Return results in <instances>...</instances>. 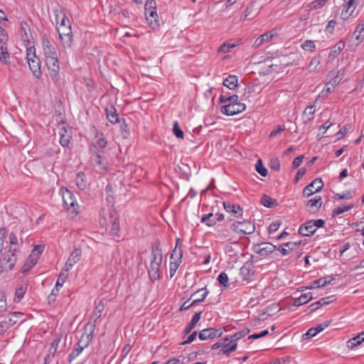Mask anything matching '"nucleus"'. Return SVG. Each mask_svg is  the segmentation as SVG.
Listing matches in <instances>:
<instances>
[{
	"label": "nucleus",
	"mask_w": 364,
	"mask_h": 364,
	"mask_svg": "<svg viewBox=\"0 0 364 364\" xmlns=\"http://www.w3.org/2000/svg\"><path fill=\"white\" fill-rule=\"evenodd\" d=\"M26 59L29 68L34 77L37 79L41 78L42 76L41 61L36 55L35 48L33 46H31L29 48H27Z\"/></svg>",
	"instance_id": "1"
},
{
	"label": "nucleus",
	"mask_w": 364,
	"mask_h": 364,
	"mask_svg": "<svg viewBox=\"0 0 364 364\" xmlns=\"http://www.w3.org/2000/svg\"><path fill=\"white\" fill-rule=\"evenodd\" d=\"M7 247L6 246L0 255V273L12 269L16 262V254L9 252Z\"/></svg>",
	"instance_id": "2"
},
{
	"label": "nucleus",
	"mask_w": 364,
	"mask_h": 364,
	"mask_svg": "<svg viewBox=\"0 0 364 364\" xmlns=\"http://www.w3.org/2000/svg\"><path fill=\"white\" fill-rule=\"evenodd\" d=\"M45 61L50 78L54 83L58 82L60 79L58 58H48Z\"/></svg>",
	"instance_id": "3"
},
{
	"label": "nucleus",
	"mask_w": 364,
	"mask_h": 364,
	"mask_svg": "<svg viewBox=\"0 0 364 364\" xmlns=\"http://www.w3.org/2000/svg\"><path fill=\"white\" fill-rule=\"evenodd\" d=\"M232 231L245 235H250L255 231V225L250 221L235 222L230 226Z\"/></svg>",
	"instance_id": "4"
},
{
	"label": "nucleus",
	"mask_w": 364,
	"mask_h": 364,
	"mask_svg": "<svg viewBox=\"0 0 364 364\" xmlns=\"http://www.w3.org/2000/svg\"><path fill=\"white\" fill-rule=\"evenodd\" d=\"M276 250L277 247L270 242H262L253 246L255 252L262 257H267L269 254L275 252Z\"/></svg>",
	"instance_id": "5"
},
{
	"label": "nucleus",
	"mask_w": 364,
	"mask_h": 364,
	"mask_svg": "<svg viewBox=\"0 0 364 364\" xmlns=\"http://www.w3.org/2000/svg\"><path fill=\"white\" fill-rule=\"evenodd\" d=\"M323 186V182L321 178H317L307 185L303 190L304 197L308 198L313 194L319 192Z\"/></svg>",
	"instance_id": "6"
},
{
	"label": "nucleus",
	"mask_w": 364,
	"mask_h": 364,
	"mask_svg": "<svg viewBox=\"0 0 364 364\" xmlns=\"http://www.w3.org/2000/svg\"><path fill=\"white\" fill-rule=\"evenodd\" d=\"M246 109L244 103H228L221 107V112L228 116H232L243 112Z\"/></svg>",
	"instance_id": "7"
},
{
	"label": "nucleus",
	"mask_w": 364,
	"mask_h": 364,
	"mask_svg": "<svg viewBox=\"0 0 364 364\" xmlns=\"http://www.w3.org/2000/svg\"><path fill=\"white\" fill-rule=\"evenodd\" d=\"M18 316H22V314L20 312H11L0 322V335H3L10 327L17 322L16 318Z\"/></svg>",
	"instance_id": "8"
},
{
	"label": "nucleus",
	"mask_w": 364,
	"mask_h": 364,
	"mask_svg": "<svg viewBox=\"0 0 364 364\" xmlns=\"http://www.w3.org/2000/svg\"><path fill=\"white\" fill-rule=\"evenodd\" d=\"M42 46L43 50V54L45 56V60L48 58H57L58 55L55 47L51 44L50 41L44 37L42 38Z\"/></svg>",
	"instance_id": "9"
},
{
	"label": "nucleus",
	"mask_w": 364,
	"mask_h": 364,
	"mask_svg": "<svg viewBox=\"0 0 364 364\" xmlns=\"http://www.w3.org/2000/svg\"><path fill=\"white\" fill-rule=\"evenodd\" d=\"M237 343L231 339L230 336H228L223 340L222 348L220 350L219 354L223 353L227 355L237 349Z\"/></svg>",
	"instance_id": "10"
},
{
	"label": "nucleus",
	"mask_w": 364,
	"mask_h": 364,
	"mask_svg": "<svg viewBox=\"0 0 364 364\" xmlns=\"http://www.w3.org/2000/svg\"><path fill=\"white\" fill-rule=\"evenodd\" d=\"M62 198L64 206L68 209L73 208V211H75V205H77V203L76 202V200L75 199V196L73 193V192L66 188L65 191H63Z\"/></svg>",
	"instance_id": "11"
},
{
	"label": "nucleus",
	"mask_w": 364,
	"mask_h": 364,
	"mask_svg": "<svg viewBox=\"0 0 364 364\" xmlns=\"http://www.w3.org/2000/svg\"><path fill=\"white\" fill-rule=\"evenodd\" d=\"M344 9L341 12V18L343 20L348 19L353 13L356 8L357 0H344Z\"/></svg>",
	"instance_id": "12"
},
{
	"label": "nucleus",
	"mask_w": 364,
	"mask_h": 364,
	"mask_svg": "<svg viewBox=\"0 0 364 364\" xmlns=\"http://www.w3.org/2000/svg\"><path fill=\"white\" fill-rule=\"evenodd\" d=\"M301 244V240L299 242H288L280 245L277 250L282 253V255H287L291 252L299 248Z\"/></svg>",
	"instance_id": "13"
},
{
	"label": "nucleus",
	"mask_w": 364,
	"mask_h": 364,
	"mask_svg": "<svg viewBox=\"0 0 364 364\" xmlns=\"http://www.w3.org/2000/svg\"><path fill=\"white\" fill-rule=\"evenodd\" d=\"M161 263L150 264L148 269V274L152 282L161 278Z\"/></svg>",
	"instance_id": "14"
},
{
	"label": "nucleus",
	"mask_w": 364,
	"mask_h": 364,
	"mask_svg": "<svg viewBox=\"0 0 364 364\" xmlns=\"http://www.w3.org/2000/svg\"><path fill=\"white\" fill-rule=\"evenodd\" d=\"M146 19L149 26L156 29L159 26V21L158 19V14L156 11H145Z\"/></svg>",
	"instance_id": "15"
},
{
	"label": "nucleus",
	"mask_w": 364,
	"mask_h": 364,
	"mask_svg": "<svg viewBox=\"0 0 364 364\" xmlns=\"http://www.w3.org/2000/svg\"><path fill=\"white\" fill-rule=\"evenodd\" d=\"M322 205V200L321 196H318L314 198H311L308 200L306 203V207L308 208V211L311 213H315L318 212Z\"/></svg>",
	"instance_id": "16"
},
{
	"label": "nucleus",
	"mask_w": 364,
	"mask_h": 364,
	"mask_svg": "<svg viewBox=\"0 0 364 364\" xmlns=\"http://www.w3.org/2000/svg\"><path fill=\"white\" fill-rule=\"evenodd\" d=\"M240 272L243 281L251 280V277L254 274L252 264L250 262H245L240 268Z\"/></svg>",
	"instance_id": "17"
},
{
	"label": "nucleus",
	"mask_w": 364,
	"mask_h": 364,
	"mask_svg": "<svg viewBox=\"0 0 364 364\" xmlns=\"http://www.w3.org/2000/svg\"><path fill=\"white\" fill-rule=\"evenodd\" d=\"M151 254L150 259V264L161 263L162 262V252L159 244H154L152 245Z\"/></svg>",
	"instance_id": "18"
},
{
	"label": "nucleus",
	"mask_w": 364,
	"mask_h": 364,
	"mask_svg": "<svg viewBox=\"0 0 364 364\" xmlns=\"http://www.w3.org/2000/svg\"><path fill=\"white\" fill-rule=\"evenodd\" d=\"M316 232V228L312 225L311 221L308 220L300 225L299 233L303 236L312 235Z\"/></svg>",
	"instance_id": "19"
},
{
	"label": "nucleus",
	"mask_w": 364,
	"mask_h": 364,
	"mask_svg": "<svg viewBox=\"0 0 364 364\" xmlns=\"http://www.w3.org/2000/svg\"><path fill=\"white\" fill-rule=\"evenodd\" d=\"M223 204L225 210L232 213L235 217L242 215V208L239 205H235L229 202H223Z\"/></svg>",
	"instance_id": "20"
},
{
	"label": "nucleus",
	"mask_w": 364,
	"mask_h": 364,
	"mask_svg": "<svg viewBox=\"0 0 364 364\" xmlns=\"http://www.w3.org/2000/svg\"><path fill=\"white\" fill-rule=\"evenodd\" d=\"M106 115L109 122L112 124L120 122L119 114L117 112L116 108L111 105L109 107L106 108Z\"/></svg>",
	"instance_id": "21"
},
{
	"label": "nucleus",
	"mask_w": 364,
	"mask_h": 364,
	"mask_svg": "<svg viewBox=\"0 0 364 364\" xmlns=\"http://www.w3.org/2000/svg\"><path fill=\"white\" fill-rule=\"evenodd\" d=\"M223 334L222 327H207L206 328V340H213L219 338Z\"/></svg>",
	"instance_id": "22"
},
{
	"label": "nucleus",
	"mask_w": 364,
	"mask_h": 364,
	"mask_svg": "<svg viewBox=\"0 0 364 364\" xmlns=\"http://www.w3.org/2000/svg\"><path fill=\"white\" fill-rule=\"evenodd\" d=\"M111 218V228L109 230V235L114 237H119L120 232V226H119V220L117 217L113 216L112 214L110 215Z\"/></svg>",
	"instance_id": "23"
},
{
	"label": "nucleus",
	"mask_w": 364,
	"mask_h": 364,
	"mask_svg": "<svg viewBox=\"0 0 364 364\" xmlns=\"http://www.w3.org/2000/svg\"><path fill=\"white\" fill-rule=\"evenodd\" d=\"M97 322L95 321H92L90 319L88 323L86 324L85 327V334H86L87 337V344H89V343L92 341L94 331L95 329Z\"/></svg>",
	"instance_id": "24"
},
{
	"label": "nucleus",
	"mask_w": 364,
	"mask_h": 364,
	"mask_svg": "<svg viewBox=\"0 0 364 364\" xmlns=\"http://www.w3.org/2000/svg\"><path fill=\"white\" fill-rule=\"evenodd\" d=\"M105 310V304L103 301H100L95 306V308L90 316V319L97 322V320L102 316Z\"/></svg>",
	"instance_id": "25"
},
{
	"label": "nucleus",
	"mask_w": 364,
	"mask_h": 364,
	"mask_svg": "<svg viewBox=\"0 0 364 364\" xmlns=\"http://www.w3.org/2000/svg\"><path fill=\"white\" fill-rule=\"evenodd\" d=\"M201 314L202 311H198L195 313L191 322L185 327L183 330V333L185 336L188 334L191 331V330L195 327L196 323L199 321Z\"/></svg>",
	"instance_id": "26"
},
{
	"label": "nucleus",
	"mask_w": 364,
	"mask_h": 364,
	"mask_svg": "<svg viewBox=\"0 0 364 364\" xmlns=\"http://www.w3.org/2000/svg\"><path fill=\"white\" fill-rule=\"evenodd\" d=\"M223 84L230 90H235L238 86V78L235 75H229Z\"/></svg>",
	"instance_id": "27"
},
{
	"label": "nucleus",
	"mask_w": 364,
	"mask_h": 364,
	"mask_svg": "<svg viewBox=\"0 0 364 364\" xmlns=\"http://www.w3.org/2000/svg\"><path fill=\"white\" fill-rule=\"evenodd\" d=\"M21 33L23 41L28 42V45H29L31 33L30 27L26 21H22L21 23Z\"/></svg>",
	"instance_id": "28"
},
{
	"label": "nucleus",
	"mask_w": 364,
	"mask_h": 364,
	"mask_svg": "<svg viewBox=\"0 0 364 364\" xmlns=\"http://www.w3.org/2000/svg\"><path fill=\"white\" fill-rule=\"evenodd\" d=\"M9 246L7 250H9V252H14L16 254V252L19 249L17 236L14 232H11L9 234Z\"/></svg>",
	"instance_id": "29"
},
{
	"label": "nucleus",
	"mask_w": 364,
	"mask_h": 364,
	"mask_svg": "<svg viewBox=\"0 0 364 364\" xmlns=\"http://www.w3.org/2000/svg\"><path fill=\"white\" fill-rule=\"evenodd\" d=\"M43 248H44V246H42L40 245L34 246L33 250H32L31 253L28 256V258H30L31 264H33V262L37 263L40 255L42 254V252L43 251Z\"/></svg>",
	"instance_id": "30"
},
{
	"label": "nucleus",
	"mask_w": 364,
	"mask_h": 364,
	"mask_svg": "<svg viewBox=\"0 0 364 364\" xmlns=\"http://www.w3.org/2000/svg\"><path fill=\"white\" fill-rule=\"evenodd\" d=\"M313 299L311 293H306L301 294L299 297L295 298L293 305L295 306H300L306 304Z\"/></svg>",
	"instance_id": "31"
},
{
	"label": "nucleus",
	"mask_w": 364,
	"mask_h": 364,
	"mask_svg": "<svg viewBox=\"0 0 364 364\" xmlns=\"http://www.w3.org/2000/svg\"><path fill=\"white\" fill-rule=\"evenodd\" d=\"M223 219V214H218V213L215 215L213 213H209L206 214V225L212 226L216 223V220L220 221Z\"/></svg>",
	"instance_id": "32"
},
{
	"label": "nucleus",
	"mask_w": 364,
	"mask_h": 364,
	"mask_svg": "<svg viewBox=\"0 0 364 364\" xmlns=\"http://www.w3.org/2000/svg\"><path fill=\"white\" fill-rule=\"evenodd\" d=\"M330 297L322 298V299H319L318 301H316L314 303H312L311 305H309L308 306L307 309L310 312H314V311H316V309H318L321 306L328 304L330 303V301H328V299Z\"/></svg>",
	"instance_id": "33"
},
{
	"label": "nucleus",
	"mask_w": 364,
	"mask_h": 364,
	"mask_svg": "<svg viewBox=\"0 0 364 364\" xmlns=\"http://www.w3.org/2000/svg\"><path fill=\"white\" fill-rule=\"evenodd\" d=\"M75 183L80 190H85L87 187L86 176L84 173L79 172L76 175Z\"/></svg>",
	"instance_id": "34"
},
{
	"label": "nucleus",
	"mask_w": 364,
	"mask_h": 364,
	"mask_svg": "<svg viewBox=\"0 0 364 364\" xmlns=\"http://www.w3.org/2000/svg\"><path fill=\"white\" fill-rule=\"evenodd\" d=\"M82 342V339L80 340L77 345L78 346L75 348L71 353L68 356V362L71 363L74 359H75L83 350V349L88 345L87 343L84 346H81L80 343Z\"/></svg>",
	"instance_id": "35"
},
{
	"label": "nucleus",
	"mask_w": 364,
	"mask_h": 364,
	"mask_svg": "<svg viewBox=\"0 0 364 364\" xmlns=\"http://www.w3.org/2000/svg\"><path fill=\"white\" fill-rule=\"evenodd\" d=\"M81 257V250L79 249L74 250L68 257V265L73 266L77 262L80 261Z\"/></svg>",
	"instance_id": "36"
},
{
	"label": "nucleus",
	"mask_w": 364,
	"mask_h": 364,
	"mask_svg": "<svg viewBox=\"0 0 364 364\" xmlns=\"http://www.w3.org/2000/svg\"><path fill=\"white\" fill-rule=\"evenodd\" d=\"M274 35L271 32H267L262 35H261L259 37H258L254 45L256 47H259L262 46L264 42L269 41L270 39L273 38Z\"/></svg>",
	"instance_id": "37"
},
{
	"label": "nucleus",
	"mask_w": 364,
	"mask_h": 364,
	"mask_svg": "<svg viewBox=\"0 0 364 364\" xmlns=\"http://www.w3.org/2000/svg\"><path fill=\"white\" fill-rule=\"evenodd\" d=\"M27 289L26 284H21L16 289L14 301L19 302L23 298Z\"/></svg>",
	"instance_id": "38"
},
{
	"label": "nucleus",
	"mask_w": 364,
	"mask_h": 364,
	"mask_svg": "<svg viewBox=\"0 0 364 364\" xmlns=\"http://www.w3.org/2000/svg\"><path fill=\"white\" fill-rule=\"evenodd\" d=\"M177 243H178V240H177ZM177 245L178 244H176V246L172 251V253L170 257V259H171V261H173V262H178V264H180L181 262L183 252H182V250L181 248H178V249L177 248Z\"/></svg>",
	"instance_id": "39"
},
{
	"label": "nucleus",
	"mask_w": 364,
	"mask_h": 364,
	"mask_svg": "<svg viewBox=\"0 0 364 364\" xmlns=\"http://www.w3.org/2000/svg\"><path fill=\"white\" fill-rule=\"evenodd\" d=\"M363 341H364V331L350 339L348 343L349 347L353 348L360 345Z\"/></svg>",
	"instance_id": "40"
},
{
	"label": "nucleus",
	"mask_w": 364,
	"mask_h": 364,
	"mask_svg": "<svg viewBox=\"0 0 364 364\" xmlns=\"http://www.w3.org/2000/svg\"><path fill=\"white\" fill-rule=\"evenodd\" d=\"M260 203L267 208H272L277 205V200L270 196L264 194L261 198Z\"/></svg>",
	"instance_id": "41"
},
{
	"label": "nucleus",
	"mask_w": 364,
	"mask_h": 364,
	"mask_svg": "<svg viewBox=\"0 0 364 364\" xmlns=\"http://www.w3.org/2000/svg\"><path fill=\"white\" fill-rule=\"evenodd\" d=\"M60 38L64 48L71 47L73 43V33L68 35L63 33V36H60Z\"/></svg>",
	"instance_id": "42"
},
{
	"label": "nucleus",
	"mask_w": 364,
	"mask_h": 364,
	"mask_svg": "<svg viewBox=\"0 0 364 364\" xmlns=\"http://www.w3.org/2000/svg\"><path fill=\"white\" fill-rule=\"evenodd\" d=\"M353 36H355L357 41L364 38V21L356 26Z\"/></svg>",
	"instance_id": "43"
},
{
	"label": "nucleus",
	"mask_w": 364,
	"mask_h": 364,
	"mask_svg": "<svg viewBox=\"0 0 364 364\" xmlns=\"http://www.w3.org/2000/svg\"><path fill=\"white\" fill-rule=\"evenodd\" d=\"M237 100L238 96L237 95H232L228 97L221 95L219 98V102L220 103H239Z\"/></svg>",
	"instance_id": "44"
},
{
	"label": "nucleus",
	"mask_w": 364,
	"mask_h": 364,
	"mask_svg": "<svg viewBox=\"0 0 364 364\" xmlns=\"http://www.w3.org/2000/svg\"><path fill=\"white\" fill-rule=\"evenodd\" d=\"M353 204H349L348 205H345V206H343V207H338L336 208H335L334 210H333L332 211V217H336L346 211H348L350 210H351L353 208Z\"/></svg>",
	"instance_id": "45"
},
{
	"label": "nucleus",
	"mask_w": 364,
	"mask_h": 364,
	"mask_svg": "<svg viewBox=\"0 0 364 364\" xmlns=\"http://www.w3.org/2000/svg\"><path fill=\"white\" fill-rule=\"evenodd\" d=\"M345 48V43L342 41H338L331 49L329 55H338Z\"/></svg>",
	"instance_id": "46"
},
{
	"label": "nucleus",
	"mask_w": 364,
	"mask_h": 364,
	"mask_svg": "<svg viewBox=\"0 0 364 364\" xmlns=\"http://www.w3.org/2000/svg\"><path fill=\"white\" fill-rule=\"evenodd\" d=\"M217 280L219 282L220 286L227 289L229 287V278L225 272H221L218 277Z\"/></svg>",
	"instance_id": "47"
},
{
	"label": "nucleus",
	"mask_w": 364,
	"mask_h": 364,
	"mask_svg": "<svg viewBox=\"0 0 364 364\" xmlns=\"http://www.w3.org/2000/svg\"><path fill=\"white\" fill-rule=\"evenodd\" d=\"M205 299V293L202 294L200 295V298L199 299H194L193 301L191 304H188V301L184 302L183 305L181 306L180 310L183 311L189 309L191 306H194L196 303L199 301H202Z\"/></svg>",
	"instance_id": "48"
},
{
	"label": "nucleus",
	"mask_w": 364,
	"mask_h": 364,
	"mask_svg": "<svg viewBox=\"0 0 364 364\" xmlns=\"http://www.w3.org/2000/svg\"><path fill=\"white\" fill-rule=\"evenodd\" d=\"M250 333V329L248 328H244L241 331L234 333L233 335L230 336L231 339H233V341L236 342L237 341L245 337Z\"/></svg>",
	"instance_id": "49"
},
{
	"label": "nucleus",
	"mask_w": 364,
	"mask_h": 364,
	"mask_svg": "<svg viewBox=\"0 0 364 364\" xmlns=\"http://www.w3.org/2000/svg\"><path fill=\"white\" fill-rule=\"evenodd\" d=\"M62 131L64 132V133L60 132V144L64 147H68L70 144V140L71 139V136L69 134H66V130L65 128L62 129Z\"/></svg>",
	"instance_id": "50"
},
{
	"label": "nucleus",
	"mask_w": 364,
	"mask_h": 364,
	"mask_svg": "<svg viewBox=\"0 0 364 364\" xmlns=\"http://www.w3.org/2000/svg\"><path fill=\"white\" fill-rule=\"evenodd\" d=\"M255 169L262 176L265 177L268 174L267 169L264 167L262 159H258L255 165Z\"/></svg>",
	"instance_id": "51"
},
{
	"label": "nucleus",
	"mask_w": 364,
	"mask_h": 364,
	"mask_svg": "<svg viewBox=\"0 0 364 364\" xmlns=\"http://www.w3.org/2000/svg\"><path fill=\"white\" fill-rule=\"evenodd\" d=\"M9 58V53L7 50V46H0V61L4 64L8 63Z\"/></svg>",
	"instance_id": "52"
},
{
	"label": "nucleus",
	"mask_w": 364,
	"mask_h": 364,
	"mask_svg": "<svg viewBox=\"0 0 364 364\" xmlns=\"http://www.w3.org/2000/svg\"><path fill=\"white\" fill-rule=\"evenodd\" d=\"M301 48L304 50H309L311 52H314L316 49V46L314 42L311 40H306L301 44Z\"/></svg>",
	"instance_id": "53"
},
{
	"label": "nucleus",
	"mask_w": 364,
	"mask_h": 364,
	"mask_svg": "<svg viewBox=\"0 0 364 364\" xmlns=\"http://www.w3.org/2000/svg\"><path fill=\"white\" fill-rule=\"evenodd\" d=\"M99 136H101L102 137L99 138L95 144L97 145L98 148L100 147L101 149H104L107 144V141L105 137L102 136L103 134L102 132H97L96 137H98Z\"/></svg>",
	"instance_id": "54"
},
{
	"label": "nucleus",
	"mask_w": 364,
	"mask_h": 364,
	"mask_svg": "<svg viewBox=\"0 0 364 364\" xmlns=\"http://www.w3.org/2000/svg\"><path fill=\"white\" fill-rule=\"evenodd\" d=\"M236 46L234 43H223L222 45L220 46V47L218 49V51L219 53H228L230 51L231 48H233Z\"/></svg>",
	"instance_id": "55"
},
{
	"label": "nucleus",
	"mask_w": 364,
	"mask_h": 364,
	"mask_svg": "<svg viewBox=\"0 0 364 364\" xmlns=\"http://www.w3.org/2000/svg\"><path fill=\"white\" fill-rule=\"evenodd\" d=\"M173 133L178 139L184 138V133L179 127L178 122H174L173 126Z\"/></svg>",
	"instance_id": "56"
},
{
	"label": "nucleus",
	"mask_w": 364,
	"mask_h": 364,
	"mask_svg": "<svg viewBox=\"0 0 364 364\" xmlns=\"http://www.w3.org/2000/svg\"><path fill=\"white\" fill-rule=\"evenodd\" d=\"M68 26H62V27H57V30L59 33V36H63V33H65L66 35L71 34V25L70 23V21L67 20Z\"/></svg>",
	"instance_id": "57"
},
{
	"label": "nucleus",
	"mask_w": 364,
	"mask_h": 364,
	"mask_svg": "<svg viewBox=\"0 0 364 364\" xmlns=\"http://www.w3.org/2000/svg\"><path fill=\"white\" fill-rule=\"evenodd\" d=\"M60 341H61L60 337H58L55 339H54L50 345L48 351L53 354H55Z\"/></svg>",
	"instance_id": "58"
},
{
	"label": "nucleus",
	"mask_w": 364,
	"mask_h": 364,
	"mask_svg": "<svg viewBox=\"0 0 364 364\" xmlns=\"http://www.w3.org/2000/svg\"><path fill=\"white\" fill-rule=\"evenodd\" d=\"M352 198H353V195H352V193H351V192L350 191H347L343 194L336 193L333 196V198L336 199H336H340V200L346 199V200H348V199H351Z\"/></svg>",
	"instance_id": "59"
},
{
	"label": "nucleus",
	"mask_w": 364,
	"mask_h": 364,
	"mask_svg": "<svg viewBox=\"0 0 364 364\" xmlns=\"http://www.w3.org/2000/svg\"><path fill=\"white\" fill-rule=\"evenodd\" d=\"M7 304L6 296L3 292H0V314L6 311Z\"/></svg>",
	"instance_id": "60"
},
{
	"label": "nucleus",
	"mask_w": 364,
	"mask_h": 364,
	"mask_svg": "<svg viewBox=\"0 0 364 364\" xmlns=\"http://www.w3.org/2000/svg\"><path fill=\"white\" fill-rule=\"evenodd\" d=\"M156 11V1L146 0L144 5V11Z\"/></svg>",
	"instance_id": "61"
},
{
	"label": "nucleus",
	"mask_w": 364,
	"mask_h": 364,
	"mask_svg": "<svg viewBox=\"0 0 364 364\" xmlns=\"http://www.w3.org/2000/svg\"><path fill=\"white\" fill-rule=\"evenodd\" d=\"M91 161L94 163L95 165H102V156H101L100 152L95 153V155L91 156Z\"/></svg>",
	"instance_id": "62"
},
{
	"label": "nucleus",
	"mask_w": 364,
	"mask_h": 364,
	"mask_svg": "<svg viewBox=\"0 0 364 364\" xmlns=\"http://www.w3.org/2000/svg\"><path fill=\"white\" fill-rule=\"evenodd\" d=\"M269 166L271 169H274L276 171H279L280 169V161L278 158H273L270 160Z\"/></svg>",
	"instance_id": "63"
},
{
	"label": "nucleus",
	"mask_w": 364,
	"mask_h": 364,
	"mask_svg": "<svg viewBox=\"0 0 364 364\" xmlns=\"http://www.w3.org/2000/svg\"><path fill=\"white\" fill-rule=\"evenodd\" d=\"M330 321H326L323 323L318 324L316 327H312L314 330L315 333L317 335L318 333L324 330L330 324Z\"/></svg>",
	"instance_id": "64"
}]
</instances>
